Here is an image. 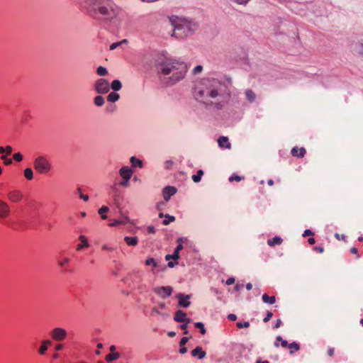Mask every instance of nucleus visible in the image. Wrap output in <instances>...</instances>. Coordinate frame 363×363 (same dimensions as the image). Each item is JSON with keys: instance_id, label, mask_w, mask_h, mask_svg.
Wrapping results in <instances>:
<instances>
[{"instance_id": "nucleus-6", "label": "nucleus", "mask_w": 363, "mask_h": 363, "mask_svg": "<svg viewBox=\"0 0 363 363\" xmlns=\"http://www.w3.org/2000/svg\"><path fill=\"white\" fill-rule=\"evenodd\" d=\"M33 167L38 173L46 174L51 170L52 164L45 156L40 155L33 160Z\"/></svg>"}, {"instance_id": "nucleus-36", "label": "nucleus", "mask_w": 363, "mask_h": 363, "mask_svg": "<svg viewBox=\"0 0 363 363\" xmlns=\"http://www.w3.org/2000/svg\"><path fill=\"white\" fill-rule=\"evenodd\" d=\"M109 211L108 207L106 206H103L101 208H99L98 213L101 216V218L105 220L107 218V216L106 213Z\"/></svg>"}, {"instance_id": "nucleus-63", "label": "nucleus", "mask_w": 363, "mask_h": 363, "mask_svg": "<svg viewBox=\"0 0 363 363\" xmlns=\"http://www.w3.org/2000/svg\"><path fill=\"white\" fill-rule=\"evenodd\" d=\"M282 322L280 319H277L274 325V328H278L281 326Z\"/></svg>"}, {"instance_id": "nucleus-5", "label": "nucleus", "mask_w": 363, "mask_h": 363, "mask_svg": "<svg viewBox=\"0 0 363 363\" xmlns=\"http://www.w3.org/2000/svg\"><path fill=\"white\" fill-rule=\"evenodd\" d=\"M144 66L149 69L159 68V52L157 50H148L143 57Z\"/></svg>"}, {"instance_id": "nucleus-43", "label": "nucleus", "mask_w": 363, "mask_h": 363, "mask_svg": "<svg viewBox=\"0 0 363 363\" xmlns=\"http://www.w3.org/2000/svg\"><path fill=\"white\" fill-rule=\"evenodd\" d=\"M69 262V259L68 257H62V259L57 261V264L60 267H63L65 264H67Z\"/></svg>"}, {"instance_id": "nucleus-28", "label": "nucleus", "mask_w": 363, "mask_h": 363, "mask_svg": "<svg viewBox=\"0 0 363 363\" xmlns=\"http://www.w3.org/2000/svg\"><path fill=\"white\" fill-rule=\"evenodd\" d=\"M145 265H147V266L152 265V268L151 271L152 272V273L155 274V269H156L158 267V263L154 258H149L145 261Z\"/></svg>"}, {"instance_id": "nucleus-15", "label": "nucleus", "mask_w": 363, "mask_h": 363, "mask_svg": "<svg viewBox=\"0 0 363 363\" xmlns=\"http://www.w3.org/2000/svg\"><path fill=\"white\" fill-rule=\"evenodd\" d=\"M191 355L197 357L199 359H202L206 357V353L201 347L197 346L191 351Z\"/></svg>"}, {"instance_id": "nucleus-29", "label": "nucleus", "mask_w": 363, "mask_h": 363, "mask_svg": "<svg viewBox=\"0 0 363 363\" xmlns=\"http://www.w3.org/2000/svg\"><path fill=\"white\" fill-rule=\"evenodd\" d=\"M124 240L126 244L130 246H135L138 244V239L136 237L126 236L125 237Z\"/></svg>"}, {"instance_id": "nucleus-59", "label": "nucleus", "mask_w": 363, "mask_h": 363, "mask_svg": "<svg viewBox=\"0 0 363 363\" xmlns=\"http://www.w3.org/2000/svg\"><path fill=\"white\" fill-rule=\"evenodd\" d=\"M314 250H315V251H318V252H320V253H322V252H323V251H324V248H323V247H321V246H315V247H314Z\"/></svg>"}, {"instance_id": "nucleus-4", "label": "nucleus", "mask_w": 363, "mask_h": 363, "mask_svg": "<svg viewBox=\"0 0 363 363\" xmlns=\"http://www.w3.org/2000/svg\"><path fill=\"white\" fill-rule=\"evenodd\" d=\"M92 9L99 14L102 19L111 21L122 15V9L113 0H91Z\"/></svg>"}, {"instance_id": "nucleus-46", "label": "nucleus", "mask_w": 363, "mask_h": 363, "mask_svg": "<svg viewBox=\"0 0 363 363\" xmlns=\"http://www.w3.org/2000/svg\"><path fill=\"white\" fill-rule=\"evenodd\" d=\"M13 158L16 162H21L23 160V155L20 152H16L13 155Z\"/></svg>"}, {"instance_id": "nucleus-37", "label": "nucleus", "mask_w": 363, "mask_h": 363, "mask_svg": "<svg viewBox=\"0 0 363 363\" xmlns=\"http://www.w3.org/2000/svg\"><path fill=\"white\" fill-rule=\"evenodd\" d=\"M203 174V171L200 169L197 172L196 174L192 176V179L194 182L198 183L201 181V177Z\"/></svg>"}, {"instance_id": "nucleus-11", "label": "nucleus", "mask_w": 363, "mask_h": 363, "mask_svg": "<svg viewBox=\"0 0 363 363\" xmlns=\"http://www.w3.org/2000/svg\"><path fill=\"white\" fill-rule=\"evenodd\" d=\"M183 240H184L183 238H179L177 239V242L178 245H177V247L175 248L172 255H167L166 256L167 260H169L170 259L177 260L179 258V251L183 249V245H182Z\"/></svg>"}, {"instance_id": "nucleus-23", "label": "nucleus", "mask_w": 363, "mask_h": 363, "mask_svg": "<svg viewBox=\"0 0 363 363\" xmlns=\"http://www.w3.org/2000/svg\"><path fill=\"white\" fill-rule=\"evenodd\" d=\"M164 218V219L162 220V224L164 225H169L170 223L175 220V217L173 216H170L169 214L164 215L163 213H160V218Z\"/></svg>"}, {"instance_id": "nucleus-40", "label": "nucleus", "mask_w": 363, "mask_h": 363, "mask_svg": "<svg viewBox=\"0 0 363 363\" xmlns=\"http://www.w3.org/2000/svg\"><path fill=\"white\" fill-rule=\"evenodd\" d=\"M194 325H195V327H196V328L200 329V332H201V333L202 335H205V334H206V329H205V328H204V325H203V323H202L201 322H197V323H196L194 324Z\"/></svg>"}, {"instance_id": "nucleus-22", "label": "nucleus", "mask_w": 363, "mask_h": 363, "mask_svg": "<svg viewBox=\"0 0 363 363\" xmlns=\"http://www.w3.org/2000/svg\"><path fill=\"white\" fill-rule=\"evenodd\" d=\"M186 313L183 312L181 310H179L175 313L174 320L177 323H184L186 319Z\"/></svg>"}, {"instance_id": "nucleus-33", "label": "nucleus", "mask_w": 363, "mask_h": 363, "mask_svg": "<svg viewBox=\"0 0 363 363\" xmlns=\"http://www.w3.org/2000/svg\"><path fill=\"white\" fill-rule=\"evenodd\" d=\"M120 98V96L118 94H117L116 92L115 91H113V92H111L108 96H107V100L110 102H116Z\"/></svg>"}, {"instance_id": "nucleus-12", "label": "nucleus", "mask_w": 363, "mask_h": 363, "mask_svg": "<svg viewBox=\"0 0 363 363\" xmlns=\"http://www.w3.org/2000/svg\"><path fill=\"white\" fill-rule=\"evenodd\" d=\"M176 298L178 299V305L179 307L188 308L191 302L189 299L191 298V295L184 294H177L176 295Z\"/></svg>"}, {"instance_id": "nucleus-56", "label": "nucleus", "mask_w": 363, "mask_h": 363, "mask_svg": "<svg viewBox=\"0 0 363 363\" xmlns=\"http://www.w3.org/2000/svg\"><path fill=\"white\" fill-rule=\"evenodd\" d=\"M235 283V278L230 277L226 280V284L227 285H231Z\"/></svg>"}, {"instance_id": "nucleus-44", "label": "nucleus", "mask_w": 363, "mask_h": 363, "mask_svg": "<svg viewBox=\"0 0 363 363\" xmlns=\"http://www.w3.org/2000/svg\"><path fill=\"white\" fill-rule=\"evenodd\" d=\"M77 192L79 193V196L80 199H83L84 201H89V196L83 194L82 193V189L80 188L77 189Z\"/></svg>"}, {"instance_id": "nucleus-18", "label": "nucleus", "mask_w": 363, "mask_h": 363, "mask_svg": "<svg viewBox=\"0 0 363 363\" xmlns=\"http://www.w3.org/2000/svg\"><path fill=\"white\" fill-rule=\"evenodd\" d=\"M111 190L113 191V199L115 202V203L119 206V200L121 196V193L118 189L117 188L116 185L114 184L111 186Z\"/></svg>"}, {"instance_id": "nucleus-34", "label": "nucleus", "mask_w": 363, "mask_h": 363, "mask_svg": "<svg viewBox=\"0 0 363 363\" xmlns=\"http://www.w3.org/2000/svg\"><path fill=\"white\" fill-rule=\"evenodd\" d=\"M24 177L28 180H32L33 179V171L31 168H26L23 172Z\"/></svg>"}, {"instance_id": "nucleus-54", "label": "nucleus", "mask_w": 363, "mask_h": 363, "mask_svg": "<svg viewBox=\"0 0 363 363\" xmlns=\"http://www.w3.org/2000/svg\"><path fill=\"white\" fill-rule=\"evenodd\" d=\"M5 149V152L6 155H11V152H12V150H13V148L10 145H7L4 147Z\"/></svg>"}, {"instance_id": "nucleus-3", "label": "nucleus", "mask_w": 363, "mask_h": 363, "mask_svg": "<svg viewBox=\"0 0 363 363\" xmlns=\"http://www.w3.org/2000/svg\"><path fill=\"white\" fill-rule=\"evenodd\" d=\"M170 26L167 33L163 31V38L167 36L184 39L192 35L199 28V23L194 19L177 16L167 17L162 21V28Z\"/></svg>"}, {"instance_id": "nucleus-42", "label": "nucleus", "mask_w": 363, "mask_h": 363, "mask_svg": "<svg viewBox=\"0 0 363 363\" xmlns=\"http://www.w3.org/2000/svg\"><path fill=\"white\" fill-rule=\"evenodd\" d=\"M202 71H203V67L201 65H197L193 69L192 74L194 75H196V74L201 73Z\"/></svg>"}, {"instance_id": "nucleus-14", "label": "nucleus", "mask_w": 363, "mask_h": 363, "mask_svg": "<svg viewBox=\"0 0 363 363\" xmlns=\"http://www.w3.org/2000/svg\"><path fill=\"white\" fill-rule=\"evenodd\" d=\"M133 173V169L128 166H123L119 170V174L122 179H130Z\"/></svg>"}, {"instance_id": "nucleus-31", "label": "nucleus", "mask_w": 363, "mask_h": 363, "mask_svg": "<svg viewBox=\"0 0 363 363\" xmlns=\"http://www.w3.org/2000/svg\"><path fill=\"white\" fill-rule=\"evenodd\" d=\"M282 242V239L280 237L276 236L272 239H269L267 240V244L269 246H274L275 245H280Z\"/></svg>"}, {"instance_id": "nucleus-10", "label": "nucleus", "mask_w": 363, "mask_h": 363, "mask_svg": "<svg viewBox=\"0 0 363 363\" xmlns=\"http://www.w3.org/2000/svg\"><path fill=\"white\" fill-rule=\"evenodd\" d=\"M11 213L10 206L6 201L0 199V220L7 218Z\"/></svg>"}, {"instance_id": "nucleus-62", "label": "nucleus", "mask_w": 363, "mask_h": 363, "mask_svg": "<svg viewBox=\"0 0 363 363\" xmlns=\"http://www.w3.org/2000/svg\"><path fill=\"white\" fill-rule=\"evenodd\" d=\"M242 288H243V284H237L235 286V290L237 291L241 290Z\"/></svg>"}, {"instance_id": "nucleus-32", "label": "nucleus", "mask_w": 363, "mask_h": 363, "mask_svg": "<svg viewBox=\"0 0 363 363\" xmlns=\"http://www.w3.org/2000/svg\"><path fill=\"white\" fill-rule=\"evenodd\" d=\"M111 87L114 91H117L121 89L122 84L118 79H115L111 82Z\"/></svg>"}, {"instance_id": "nucleus-21", "label": "nucleus", "mask_w": 363, "mask_h": 363, "mask_svg": "<svg viewBox=\"0 0 363 363\" xmlns=\"http://www.w3.org/2000/svg\"><path fill=\"white\" fill-rule=\"evenodd\" d=\"M291 153L293 156L301 158L306 154V150L303 147L298 148L295 147L292 148Z\"/></svg>"}, {"instance_id": "nucleus-17", "label": "nucleus", "mask_w": 363, "mask_h": 363, "mask_svg": "<svg viewBox=\"0 0 363 363\" xmlns=\"http://www.w3.org/2000/svg\"><path fill=\"white\" fill-rule=\"evenodd\" d=\"M218 145L222 148L230 149L231 146L228 138L225 136H220L218 139Z\"/></svg>"}, {"instance_id": "nucleus-52", "label": "nucleus", "mask_w": 363, "mask_h": 363, "mask_svg": "<svg viewBox=\"0 0 363 363\" xmlns=\"http://www.w3.org/2000/svg\"><path fill=\"white\" fill-rule=\"evenodd\" d=\"M157 313H158V310H157V307H153V308H152V310H151V312H150V315L151 317H156V316H157Z\"/></svg>"}, {"instance_id": "nucleus-45", "label": "nucleus", "mask_w": 363, "mask_h": 363, "mask_svg": "<svg viewBox=\"0 0 363 363\" xmlns=\"http://www.w3.org/2000/svg\"><path fill=\"white\" fill-rule=\"evenodd\" d=\"M249 326H250V323L247 321L237 323V327L238 328H248Z\"/></svg>"}, {"instance_id": "nucleus-27", "label": "nucleus", "mask_w": 363, "mask_h": 363, "mask_svg": "<svg viewBox=\"0 0 363 363\" xmlns=\"http://www.w3.org/2000/svg\"><path fill=\"white\" fill-rule=\"evenodd\" d=\"M172 292V288L170 286H161L160 287V294L163 293L162 297L166 298L169 296Z\"/></svg>"}, {"instance_id": "nucleus-57", "label": "nucleus", "mask_w": 363, "mask_h": 363, "mask_svg": "<svg viewBox=\"0 0 363 363\" xmlns=\"http://www.w3.org/2000/svg\"><path fill=\"white\" fill-rule=\"evenodd\" d=\"M115 110V106L114 105H108L106 106V111L108 112H113Z\"/></svg>"}, {"instance_id": "nucleus-19", "label": "nucleus", "mask_w": 363, "mask_h": 363, "mask_svg": "<svg viewBox=\"0 0 363 363\" xmlns=\"http://www.w3.org/2000/svg\"><path fill=\"white\" fill-rule=\"evenodd\" d=\"M79 239L80 240L81 243L78 244L77 246L76 250L77 251H79V250H82L84 247H88L89 246V244L88 242V240L86 238V236H84L83 235H81L79 237Z\"/></svg>"}, {"instance_id": "nucleus-38", "label": "nucleus", "mask_w": 363, "mask_h": 363, "mask_svg": "<svg viewBox=\"0 0 363 363\" xmlns=\"http://www.w3.org/2000/svg\"><path fill=\"white\" fill-rule=\"evenodd\" d=\"M291 353H294L296 351H298L300 349L299 345L296 342H293L289 345V347Z\"/></svg>"}, {"instance_id": "nucleus-61", "label": "nucleus", "mask_w": 363, "mask_h": 363, "mask_svg": "<svg viewBox=\"0 0 363 363\" xmlns=\"http://www.w3.org/2000/svg\"><path fill=\"white\" fill-rule=\"evenodd\" d=\"M289 343L286 340H282L281 342V345L283 347H289Z\"/></svg>"}, {"instance_id": "nucleus-8", "label": "nucleus", "mask_w": 363, "mask_h": 363, "mask_svg": "<svg viewBox=\"0 0 363 363\" xmlns=\"http://www.w3.org/2000/svg\"><path fill=\"white\" fill-rule=\"evenodd\" d=\"M50 336L55 341H62L67 336L66 330L62 328H55L50 331Z\"/></svg>"}, {"instance_id": "nucleus-64", "label": "nucleus", "mask_w": 363, "mask_h": 363, "mask_svg": "<svg viewBox=\"0 0 363 363\" xmlns=\"http://www.w3.org/2000/svg\"><path fill=\"white\" fill-rule=\"evenodd\" d=\"M282 340L283 339H282V337L281 336H277V339H276L277 341L274 342L275 347H279V345L278 342L279 341L281 342Z\"/></svg>"}, {"instance_id": "nucleus-39", "label": "nucleus", "mask_w": 363, "mask_h": 363, "mask_svg": "<svg viewBox=\"0 0 363 363\" xmlns=\"http://www.w3.org/2000/svg\"><path fill=\"white\" fill-rule=\"evenodd\" d=\"M96 73L97 74H99V76H105L107 74L108 72H107V69L106 67H102V66H99L97 69H96Z\"/></svg>"}, {"instance_id": "nucleus-35", "label": "nucleus", "mask_w": 363, "mask_h": 363, "mask_svg": "<svg viewBox=\"0 0 363 363\" xmlns=\"http://www.w3.org/2000/svg\"><path fill=\"white\" fill-rule=\"evenodd\" d=\"M94 104L97 106H101L104 104V98L101 96H96L94 99Z\"/></svg>"}, {"instance_id": "nucleus-1", "label": "nucleus", "mask_w": 363, "mask_h": 363, "mask_svg": "<svg viewBox=\"0 0 363 363\" xmlns=\"http://www.w3.org/2000/svg\"><path fill=\"white\" fill-rule=\"evenodd\" d=\"M195 99L206 105L214 103L218 108H221L230 96L227 86L216 78H204L194 92Z\"/></svg>"}, {"instance_id": "nucleus-50", "label": "nucleus", "mask_w": 363, "mask_h": 363, "mask_svg": "<svg viewBox=\"0 0 363 363\" xmlns=\"http://www.w3.org/2000/svg\"><path fill=\"white\" fill-rule=\"evenodd\" d=\"M272 316H273V313L271 311H267L266 316L263 319V321L264 323L268 322L272 318Z\"/></svg>"}, {"instance_id": "nucleus-2", "label": "nucleus", "mask_w": 363, "mask_h": 363, "mask_svg": "<svg viewBox=\"0 0 363 363\" xmlns=\"http://www.w3.org/2000/svg\"><path fill=\"white\" fill-rule=\"evenodd\" d=\"M185 62L166 51L160 52V85L169 86L182 80L187 72Z\"/></svg>"}, {"instance_id": "nucleus-41", "label": "nucleus", "mask_w": 363, "mask_h": 363, "mask_svg": "<svg viewBox=\"0 0 363 363\" xmlns=\"http://www.w3.org/2000/svg\"><path fill=\"white\" fill-rule=\"evenodd\" d=\"M128 43V40L126 39H124L121 41H119V42H116V43H113L110 46V50H113L114 49H116V48H118L119 45H122L123 43Z\"/></svg>"}, {"instance_id": "nucleus-26", "label": "nucleus", "mask_w": 363, "mask_h": 363, "mask_svg": "<svg viewBox=\"0 0 363 363\" xmlns=\"http://www.w3.org/2000/svg\"><path fill=\"white\" fill-rule=\"evenodd\" d=\"M245 94L246 99H247V101L249 102L252 103L255 101V100L256 99V94L252 90H251V89L245 90Z\"/></svg>"}, {"instance_id": "nucleus-55", "label": "nucleus", "mask_w": 363, "mask_h": 363, "mask_svg": "<svg viewBox=\"0 0 363 363\" xmlns=\"http://www.w3.org/2000/svg\"><path fill=\"white\" fill-rule=\"evenodd\" d=\"M312 235H313V233L311 230L307 229V230H304L303 236L306 237V236Z\"/></svg>"}, {"instance_id": "nucleus-25", "label": "nucleus", "mask_w": 363, "mask_h": 363, "mask_svg": "<svg viewBox=\"0 0 363 363\" xmlns=\"http://www.w3.org/2000/svg\"><path fill=\"white\" fill-rule=\"evenodd\" d=\"M120 357L119 352H110L105 357V360L108 362H111L117 360Z\"/></svg>"}, {"instance_id": "nucleus-16", "label": "nucleus", "mask_w": 363, "mask_h": 363, "mask_svg": "<svg viewBox=\"0 0 363 363\" xmlns=\"http://www.w3.org/2000/svg\"><path fill=\"white\" fill-rule=\"evenodd\" d=\"M51 344L52 342L49 340L41 341V345L38 349V353L40 355H44L48 349V346L50 345Z\"/></svg>"}, {"instance_id": "nucleus-24", "label": "nucleus", "mask_w": 363, "mask_h": 363, "mask_svg": "<svg viewBox=\"0 0 363 363\" xmlns=\"http://www.w3.org/2000/svg\"><path fill=\"white\" fill-rule=\"evenodd\" d=\"M130 162L131 163V166L133 168H135V167H140V168H142L143 167V161L137 157H135V156H132L130 159Z\"/></svg>"}, {"instance_id": "nucleus-7", "label": "nucleus", "mask_w": 363, "mask_h": 363, "mask_svg": "<svg viewBox=\"0 0 363 363\" xmlns=\"http://www.w3.org/2000/svg\"><path fill=\"white\" fill-rule=\"evenodd\" d=\"M94 87L96 92L101 94H106L110 90L109 82H108V80L103 78L96 80V82H95Z\"/></svg>"}, {"instance_id": "nucleus-13", "label": "nucleus", "mask_w": 363, "mask_h": 363, "mask_svg": "<svg viewBox=\"0 0 363 363\" xmlns=\"http://www.w3.org/2000/svg\"><path fill=\"white\" fill-rule=\"evenodd\" d=\"M177 189L174 186H167L164 188L162 191V196L164 199L167 201L170 197L177 193Z\"/></svg>"}, {"instance_id": "nucleus-48", "label": "nucleus", "mask_w": 363, "mask_h": 363, "mask_svg": "<svg viewBox=\"0 0 363 363\" xmlns=\"http://www.w3.org/2000/svg\"><path fill=\"white\" fill-rule=\"evenodd\" d=\"M1 159L2 160H4V162L6 165H9L12 163V160L11 159H7L6 158V156L4 155H2L1 157Z\"/></svg>"}, {"instance_id": "nucleus-49", "label": "nucleus", "mask_w": 363, "mask_h": 363, "mask_svg": "<svg viewBox=\"0 0 363 363\" xmlns=\"http://www.w3.org/2000/svg\"><path fill=\"white\" fill-rule=\"evenodd\" d=\"M191 336L190 337H183L181 340H180V342H179V346H185V345L186 344V342H188V340H189V338H191Z\"/></svg>"}, {"instance_id": "nucleus-58", "label": "nucleus", "mask_w": 363, "mask_h": 363, "mask_svg": "<svg viewBox=\"0 0 363 363\" xmlns=\"http://www.w3.org/2000/svg\"><path fill=\"white\" fill-rule=\"evenodd\" d=\"M179 352L181 354H185L187 352V348L185 346H180Z\"/></svg>"}, {"instance_id": "nucleus-60", "label": "nucleus", "mask_w": 363, "mask_h": 363, "mask_svg": "<svg viewBox=\"0 0 363 363\" xmlns=\"http://www.w3.org/2000/svg\"><path fill=\"white\" fill-rule=\"evenodd\" d=\"M228 318L229 320L235 321L237 319V315L235 314H229Z\"/></svg>"}, {"instance_id": "nucleus-53", "label": "nucleus", "mask_w": 363, "mask_h": 363, "mask_svg": "<svg viewBox=\"0 0 363 363\" xmlns=\"http://www.w3.org/2000/svg\"><path fill=\"white\" fill-rule=\"evenodd\" d=\"M173 165V162L172 160H167L164 162V167L166 169H170Z\"/></svg>"}, {"instance_id": "nucleus-9", "label": "nucleus", "mask_w": 363, "mask_h": 363, "mask_svg": "<svg viewBox=\"0 0 363 363\" xmlns=\"http://www.w3.org/2000/svg\"><path fill=\"white\" fill-rule=\"evenodd\" d=\"M23 197V194L21 191L18 189H13L8 192L7 198L11 203H18Z\"/></svg>"}, {"instance_id": "nucleus-51", "label": "nucleus", "mask_w": 363, "mask_h": 363, "mask_svg": "<svg viewBox=\"0 0 363 363\" xmlns=\"http://www.w3.org/2000/svg\"><path fill=\"white\" fill-rule=\"evenodd\" d=\"M242 178L241 177L238 176V175H232L230 178H229V181L230 182H233V181H237V182H240L241 181Z\"/></svg>"}, {"instance_id": "nucleus-30", "label": "nucleus", "mask_w": 363, "mask_h": 363, "mask_svg": "<svg viewBox=\"0 0 363 363\" xmlns=\"http://www.w3.org/2000/svg\"><path fill=\"white\" fill-rule=\"evenodd\" d=\"M262 299L266 303L273 304L276 301L275 296H269L267 294L262 295Z\"/></svg>"}, {"instance_id": "nucleus-47", "label": "nucleus", "mask_w": 363, "mask_h": 363, "mask_svg": "<svg viewBox=\"0 0 363 363\" xmlns=\"http://www.w3.org/2000/svg\"><path fill=\"white\" fill-rule=\"evenodd\" d=\"M130 179H123L119 183V185L123 187H128L130 186Z\"/></svg>"}, {"instance_id": "nucleus-20", "label": "nucleus", "mask_w": 363, "mask_h": 363, "mask_svg": "<svg viewBox=\"0 0 363 363\" xmlns=\"http://www.w3.org/2000/svg\"><path fill=\"white\" fill-rule=\"evenodd\" d=\"M129 221H130V219L128 216H122V218L121 220H117V219L113 220L112 223H109V226L115 227V226H116L118 225H121V224L124 225V224L128 223Z\"/></svg>"}]
</instances>
